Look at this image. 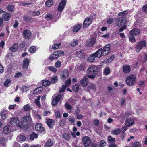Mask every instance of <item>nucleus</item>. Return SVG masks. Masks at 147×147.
<instances>
[{"mask_svg":"<svg viewBox=\"0 0 147 147\" xmlns=\"http://www.w3.org/2000/svg\"><path fill=\"white\" fill-rule=\"evenodd\" d=\"M99 68L97 66L93 65L89 67L87 70V72L88 74L87 77L89 78L94 79L95 76L98 73Z\"/></svg>","mask_w":147,"mask_h":147,"instance_id":"obj_1","label":"nucleus"},{"mask_svg":"<svg viewBox=\"0 0 147 147\" xmlns=\"http://www.w3.org/2000/svg\"><path fill=\"white\" fill-rule=\"evenodd\" d=\"M136 79L135 76L134 75H130L126 78L125 82L129 86H132L134 85Z\"/></svg>","mask_w":147,"mask_h":147,"instance_id":"obj_2","label":"nucleus"},{"mask_svg":"<svg viewBox=\"0 0 147 147\" xmlns=\"http://www.w3.org/2000/svg\"><path fill=\"white\" fill-rule=\"evenodd\" d=\"M10 122V123L13 126L20 128H22L24 127V125L22 123H19V120L18 118L13 117L11 118Z\"/></svg>","mask_w":147,"mask_h":147,"instance_id":"obj_3","label":"nucleus"},{"mask_svg":"<svg viewBox=\"0 0 147 147\" xmlns=\"http://www.w3.org/2000/svg\"><path fill=\"white\" fill-rule=\"evenodd\" d=\"M146 41H141L138 42L135 46V50L137 53H139L142 49L146 47Z\"/></svg>","mask_w":147,"mask_h":147,"instance_id":"obj_4","label":"nucleus"},{"mask_svg":"<svg viewBox=\"0 0 147 147\" xmlns=\"http://www.w3.org/2000/svg\"><path fill=\"white\" fill-rule=\"evenodd\" d=\"M126 21L125 18L124 17L119 18L116 21V25L118 27H121L125 24Z\"/></svg>","mask_w":147,"mask_h":147,"instance_id":"obj_5","label":"nucleus"},{"mask_svg":"<svg viewBox=\"0 0 147 147\" xmlns=\"http://www.w3.org/2000/svg\"><path fill=\"white\" fill-rule=\"evenodd\" d=\"M83 144L85 147L89 146L91 143V140L90 138L88 136L84 137L82 139Z\"/></svg>","mask_w":147,"mask_h":147,"instance_id":"obj_6","label":"nucleus"},{"mask_svg":"<svg viewBox=\"0 0 147 147\" xmlns=\"http://www.w3.org/2000/svg\"><path fill=\"white\" fill-rule=\"evenodd\" d=\"M92 22V19L88 17L86 18L84 21L83 24V26L84 28H86L91 24Z\"/></svg>","mask_w":147,"mask_h":147,"instance_id":"obj_7","label":"nucleus"},{"mask_svg":"<svg viewBox=\"0 0 147 147\" xmlns=\"http://www.w3.org/2000/svg\"><path fill=\"white\" fill-rule=\"evenodd\" d=\"M111 46V45L109 44H107L102 49L103 55L108 54L110 53L111 51L110 48Z\"/></svg>","mask_w":147,"mask_h":147,"instance_id":"obj_8","label":"nucleus"},{"mask_svg":"<svg viewBox=\"0 0 147 147\" xmlns=\"http://www.w3.org/2000/svg\"><path fill=\"white\" fill-rule=\"evenodd\" d=\"M53 96L54 97L53 98V100L52 101V104L54 106L56 105L62 98V96L61 94H58L56 96Z\"/></svg>","mask_w":147,"mask_h":147,"instance_id":"obj_9","label":"nucleus"},{"mask_svg":"<svg viewBox=\"0 0 147 147\" xmlns=\"http://www.w3.org/2000/svg\"><path fill=\"white\" fill-rule=\"evenodd\" d=\"M66 0H62L59 3L58 5L57 9L58 11L61 12L64 9L66 4Z\"/></svg>","mask_w":147,"mask_h":147,"instance_id":"obj_10","label":"nucleus"},{"mask_svg":"<svg viewBox=\"0 0 147 147\" xmlns=\"http://www.w3.org/2000/svg\"><path fill=\"white\" fill-rule=\"evenodd\" d=\"M23 35L24 38L29 39L31 36V33L30 30H25L23 32Z\"/></svg>","mask_w":147,"mask_h":147,"instance_id":"obj_11","label":"nucleus"},{"mask_svg":"<svg viewBox=\"0 0 147 147\" xmlns=\"http://www.w3.org/2000/svg\"><path fill=\"white\" fill-rule=\"evenodd\" d=\"M135 123L134 119L131 118H128L125 121V124L127 127H130Z\"/></svg>","mask_w":147,"mask_h":147,"instance_id":"obj_12","label":"nucleus"},{"mask_svg":"<svg viewBox=\"0 0 147 147\" xmlns=\"http://www.w3.org/2000/svg\"><path fill=\"white\" fill-rule=\"evenodd\" d=\"M95 43V39L94 38H91L88 39L86 42V45L87 47H91L94 45Z\"/></svg>","mask_w":147,"mask_h":147,"instance_id":"obj_13","label":"nucleus"},{"mask_svg":"<svg viewBox=\"0 0 147 147\" xmlns=\"http://www.w3.org/2000/svg\"><path fill=\"white\" fill-rule=\"evenodd\" d=\"M36 130L37 131L40 132H43L45 133V129L42 126V125L40 123L36 124L35 126Z\"/></svg>","mask_w":147,"mask_h":147,"instance_id":"obj_14","label":"nucleus"},{"mask_svg":"<svg viewBox=\"0 0 147 147\" xmlns=\"http://www.w3.org/2000/svg\"><path fill=\"white\" fill-rule=\"evenodd\" d=\"M69 75V71L67 70H64L61 74V78L63 80L66 79Z\"/></svg>","mask_w":147,"mask_h":147,"instance_id":"obj_15","label":"nucleus"},{"mask_svg":"<svg viewBox=\"0 0 147 147\" xmlns=\"http://www.w3.org/2000/svg\"><path fill=\"white\" fill-rule=\"evenodd\" d=\"M5 13L2 15V18L5 21H8L10 18L11 15L9 13H7L5 11Z\"/></svg>","mask_w":147,"mask_h":147,"instance_id":"obj_16","label":"nucleus"},{"mask_svg":"<svg viewBox=\"0 0 147 147\" xmlns=\"http://www.w3.org/2000/svg\"><path fill=\"white\" fill-rule=\"evenodd\" d=\"M123 72L125 74H128L131 71L130 66L127 65H126L123 66L122 68Z\"/></svg>","mask_w":147,"mask_h":147,"instance_id":"obj_17","label":"nucleus"},{"mask_svg":"<svg viewBox=\"0 0 147 147\" xmlns=\"http://www.w3.org/2000/svg\"><path fill=\"white\" fill-rule=\"evenodd\" d=\"M85 55V53L83 51H78L76 53L77 56L80 58H83L84 57Z\"/></svg>","mask_w":147,"mask_h":147,"instance_id":"obj_18","label":"nucleus"},{"mask_svg":"<svg viewBox=\"0 0 147 147\" xmlns=\"http://www.w3.org/2000/svg\"><path fill=\"white\" fill-rule=\"evenodd\" d=\"M55 121L52 119H49L47 121V123L50 128H52L54 125Z\"/></svg>","mask_w":147,"mask_h":147,"instance_id":"obj_19","label":"nucleus"},{"mask_svg":"<svg viewBox=\"0 0 147 147\" xmlns=\"http://www.w3.org/2000/svg\"><path fill=\"white\" fill-rule=\"evenodd\" d=\"M140 31L139 29L137 28L134 29L130 31V34H134L135 35H137L140 34Z\"/></svg>","mask_w":147,"mask_h":147,"instance_id":"obj_20","label":"nucleus"},{"mask_svg":"<svg viewBox=\"0 0 147 147\" xmlns=\"http://www.w3.org/2000/svg\"><path fill=\"white\" fill-rule=\"evenodd\" d=\"M88 82V78L85 77L80 81V83L83 86H85L87 85Z\"/></svg>","mask_w":147,"mask_h":147,"instance_id":"obj_21","label":"nucleus"},{"mask_svg":"<svg viewBox=\"0 0 147 147\" xmlns=\"http://www.w3.org/2000/svg\"><path fill=\"white\" fill-rule=\"evenodd\" d=\"M94 55L97 57L100 58L101 56L102 55H103V53L102 52V49H98L97 51L94 53Z\"/></svg>","mask_w":147,"mask_h":147,"instance_id":"obj_22","label":"nucleus"},{"mask_svg":"<svg viewBox=\"0 0 147 147\" xmlns=\"http://www.w3.org/2000/svg\"><path fill=\"white\" fill-rule=\"evenodd\" d=\"M11 131V129L10 127L7 125L6 126L4 127L3 129V132L5 134H7L9 133Z\"/></svg>","mask_w":147,"mask_h":147,"instance_id":"obj_23","label":"nucleus"},{"mask_svg":"<svg viewBox=\"0 0 147 147\" xmlns=\"http://www.w3.org/2000/svg\"><path fill=\"white\" fill-rule=\"evenodd\" d=\"M59 57V55L58 54L55 53L51 54L49 57V58L50 60H53L57 59Z\"/></svg>","mask_w":147,"mask_h":147,"instance_id":"obj_24","label":"nucleus"},{"mask_svg":"<svg viewBox=\"0 0 147 147\" xmlns=\"http://www.w3.org/2000/svg\"><path fill=\"white\" fill-rule=\"evenodd\" d=\"M29 61L28 58L25 59L23 61V66L24 68H27L28 66Z\"/></svg>","mask_w":147,"mask_h":147,"instance_id":"obj_25","label":"nucleus"},{"mask_svg":"<svg viewBox=\"0 0 147 147\" xmlns=\"http://www.w3.org/2000/svg\"><path fill=\"white\" fill-rule=\"evenodd\" d=\"M54 142L53 140H49L45 143V147H50L53 146Z\"/></svg>","mask_w":147,"mask_h":147,"instance_id":"obj_26","label":"nucleus"},{"mask_svg":"<svg viewBox=\"0 0 147 147\" xmlns=\"http://www.w3.org/2000/svg\"><path fill=\"white\" fill-rule=\"evenodd\" d=\"M7 112L5 110H3L1 112V117L3 119H5L7 117Z\"/></svg>","mask_w":147,"mask_h":147,"instance_id":"obj_27","label":"nucleus"},{"mask_svg":"<svg viewBox=\"0 0 147 147\" xmlns=\"http://www.w3.org/2000/svg\"><path fill=\"white\" fill-rule=\"evenodd\" d=\"M17 140L18 142L24 141L26 140V137L24 136L23 135H19L18 136Z\"/></svg>","mask_w":147,"mask_h":147,"instance_id":"obj_28","label":"nucleus"},{"mask_svg":"<svg viewBox=\"0 0 147 147\" xmlns=\"http://www.w3.org/2000/svg\"><path fill=\"white\" fill-rule=\"evenodd\" d=\"M81 88L80 86L78 84H76L73 86L72 89L73 91L75 92L78 91Z\"/></svg>","mask_w":147,"mask_h":147,"instance_id":"obj_29","label":"nucleus"},{"mask_svg":"<svg viewBox=\"0 0 147 147\" xmlns=\"http://www.w3.org/2000/svg\"><path fill=\"white\" fill-rule=\"evenodd\" d=\"M18 48V44H15L9 48V49L13 52H16Z\"/></svg>","mask_w":147,"mask_h":147,"instance_id":"obj_30","label":"nucleus"},{"mask_svg":"<svg viewBox=\"0 0 147 147\" xmlns=\"http://www.w3.org/2000/svg\"><path fill=\"white\" fill-rule=\"evenodd\" d=\"M23 108L26 111H29L32 109V108L30 104H28L24 106Z\"/></svg>","mask_w":147,"mask_h":147,"instance_id":"obj_31","label":"nucleus"},{"mask_svg":"<svg viewBox=\"0 0 147 147\" xmlns=\"http://www.w3.org/2000/svg\"><path fill=\"white\" fill-rule=\"evenodd\" d=\"M14 8L15 7L14 5H9L6 7V8L8 11L11 12H13L14 11Z\"/></svg>","mask_w":147,"mask_h":147,"instance_id":"obj_32","label":"nucleus"},{"mask_svg":"<svg viewBox=\"0 0 147 147\" xmlns=\"http://www.w3.org/2000/svg\"><path fill=\"white\" fill-rule=\"evenodd\" d=\"M43 88L42 87H39L36 88L33 91L34 94H36L40 93L42 90Z\"/></svg>","mask_w":147,"mask_h":147,"instance_id":"obj_33","label":"nucleus"},{"mask_svg":"<svg viewBox=\"0 0 147 147\" xmlns=\"http://www.w3.org/2000/svg\"><path fill=\"white\" fill-rule=\"evenodd\" d=\"M38 135L36 133L33 132L30 135V139L32 140H34V138H37L38 137Z\"/></svg>","mask_w":147,"mask_h":147,"instance_id":"obj_34","label":"nucleus"},{"mask_svg":"<svg viewBox=\"0 0 147 147\" xmlns=\"http://www.w3.org/2000/svg\"><path fill=\"white\" fill-rule=\"evenodd\" d=\"M53 18V16L50 13H47L45 15L44 18L46 20L49 21L51 20Z\"/></svg>","mask_w":147,"mask_h":147,"instance_id":"obj_35","label":"nucleus"},{"mask_svg":"<svg viewBox=\"0 0 147 147\" xmlns=\"http://www.w3.org/2000/svg\"><path fill=\"white\" fill-rule=\"evenodd\" d=\"M81 25L80 24H78L73 27V31L74 32H77L80 29Z\"/></svg>","mask_w":147,"mask_h":147,"instance_id":"obj_36","label":"nucleus"},{"mask_svg":"<svg viewBox=\"0 0 147 147\" xmlns=\"http://www.w3.org/2000/svg\"><path fill=\"white\" fill-rule=\"evenodd\" d=\"M120 131V129L119 128H118L112 131H111V133L113 135H117L118 134Z\"/></svg>","mask_w":147,"mask_h":147,"instance_id":"obj_37","label":"nucleus"},{"mask_svg":"<svg viewBox=\"0 0 147 147\" xmlns=\"http://www.w3.org/2000/svg\"><path fill=\"white\" fill-rule=\"evenodd\" d=\"M53 2L51 0H48L45 2L46 6L49 7H50L53 5Z\"/></svg>","mask_w":147,"mask_h":147,"instance_id":"obj_38","label":"nucleus"},{"mask_svg":"<svg viewBox=\"0 0 147 147\" xmlns=\"http://www.w3.org/2000/svg\"><path fill=\"white\" fill-rule=\"evenodd\" d=\"M97 57L95 56V55H94V54L92 55H90V56L89 57L88 59V60L89 61L93 62H94L95 60V58Z\"/></svg>","mask_w":147,"mask_h":147,"instance_id":"obj_39","label":"nucleus"},{"mask_svg":"<svg viewBox=\"0 0 147 147\" xmlns=\"http://www.w3.org/2000/svg\"><path fill=\"white\" fill-rule=\"evenodd\" d=\"M51 82L47 80H43L42 82V84L43 86H47L49 85Z\"/></svg>","mask_w":147,"mask_h":147,"instance_id":"obj_40","label":"nucleus"},{"mask_svg":"<svg viewBox=\"0 0 147 147\" xmlns=\"http://www.w3.org/2000/svg\"><path fill=\"white\" fill-rule=\"evenodd\" d=\"M6 143L7 142L3 137H1L0 138V144L5 146Z\"/></svg>","mask_w":147,"mask_h":147,"instance_id":"obj_41","label":"nucleus"},{"mask_svg":"<svg viewBox=\"0 0 147 147\" xmlns=\"http://www.w3.org/2000/svg\"><path fill=\"white\" fill-rule=\"evenodd\" d=\"M129 39L130 42H131L134 43L136 41V40L133 34H130L129 37Z\"/></svg>","mask_w":147,"mask_h":147,"instance_id":"obj_42","label":"nucleus"},{"mask_svg":"<svg viewBox=\"0 0 147 147\" xmlns=\"http://www.w3.org/2000/svg\"><path fill=\"white\" fill-rule=\"evenodd\" d=\"M11 82V80L10 79H7L5 81L3 85L5 87H8L9 86V84Z\"/></svg>","mask_w":147,"mask_h":147,"instance_id":"obj_43","label":"nucleus"},{"mask_svg":"<svg viewBox=\"0 0 147 147\" xmlns=\"http://www.w3.org/2000/svg\"><path fill=\"white\" fill-rule=\"evenodd\" d=\"M110 71V69L108 67H106L104 69V74L105 75H107L109 74Z\"/></svg>","mask_w":147,"mask_h":147,"instance_id":"obj_44","label":"nucleus"},{"mask_svg":"<svg viewBox=\"0 0 147 147\" xmlns=\"http://www.w3.org/2000/svg\"><path fill=\"white\" fill-rule=\"evenodd\" d=\"M115 138H113L111 136H109L108 138V141L111 143H113L115 141Z\"/></svg>","mask_w":147,"mask_h":147,"instance_id":"obj_45","label":"nucleus"},{"mask_svg":"<svg viewBox=\"0 0 147 147\" xmlns=\"http://www.w3.org/2000/svg\"><path fill=\"white\" fill-rule=\"evenodd\" d=\"M78 43V40H75L71 42L70 45L72 47H74L77 45Z\"/></svg>","mask_w":147,"mask_h":147,"instance_id":"obj_46","label":"nucleus"},{"mask_svg":"<svg viewBox=\"0 0 147 147\" xmlns=\"http://www.w3.org/2000/svg\"><path fill=\"white\" fill-rule=\"evenodd\" d=\"M62 113L58 111H57L55 112V116L57 118H60L61 117Z\"/></svg>","mask_w":147,"mask_h":147,"instance_id":"obj_47","label":"nucleus"},{"mask_svg":"<svg viewBox=\"0 0 147 147\" xmlns=\"http://www.w3.org/2000/svg\"><path fill=\"white\" fill-rule=\"evenodd\" d=\"M48 69L51 71L55 73L56 72L57 69L54 67L53 66H50L49 67Z\"/></svg>","mask_w":147,"mask_h":147,"instance_id":"obj_48","label":"nucleus"},{"mask_svg":"<svg viewBox=\"0 0 147 147\" xmlns=\"http://www.w3.org/2000/svg\"><path fill=\"white\" fill-rule=\"evenodd\" d=\"M71 80L70 78H68L65 82V84L66 86L67 87L70 85L71 84Z\"/></svg>","mask_w":147,"mask_h":147,"instance_id":"obj_49","label":"nucleus"},{"mask_svg":"<svg viewBox=\"0 0 147 147\" xmlns=\"http://www.w3.org/2000/svg\"><path fill=\"white\" fill-rule=\"evenodd\" d=\"M69 121L71 123H74L75 122V119L73 116H69L68 118Z\"/></svg>","mask_w":147,"mask_h":147,"instance_id":"obj_50","label":"nucleus"},{"mask_svg":"<svg viewBox=\"0 0 147 147\" xmlns=\"http://www.w3.org/2000/svg\"><path fill=\"white\" fill-rule=\"evenodd\" d=\"M30 117V115L26 116L24 117H22L21 119L24 122H26L29 120Z\"/></svg>","mask_w":147,"mask_h":147,"instance_id":"obj_51","label":"nucleus"},{"mask_svg":"<svg viewBox=\"0 0 147 147\" xmlns=\"http://www.w3.org/2000/svg\"><path fill=\"white\" fill-rule=\"evenodd\" d=\"M61 66V63L59 60H58L55 64V67L57 68H60Z\"/></svg>","mask_w":147,"mask_h":147,"instance_id":"obj_52","label":"nucleus"},{"mask_svg":"<svg viewBox=\"0 0 147 147\" xmlns=\"http://www.w3.org/2000/svg\"><path fill=\"white\" fill-rule=\"evenodd\" d=\"M61 46V43L58 44H54L52 46V48L54 49H56L59 48Z\"/></svg>","mask_w":147,"mask_h":147,"instance_id":"obj_53","label":"nucleus"},{"mask_svg":"<svg viewBox=\"0 0 147 147\" xmlns=\"http://www.w3.org/2000/svg\"><path fill=\"white\" fill-rule=\"evenodd\" d=\"M41 96H38L37 97V98L35 100V102L37 105L39 107L40 106V104L39 100H40V98Z\"/></svg>","mask_w":147,"mask_h":147,"instance_id":"obj_54","label":"nucleus"},{"mask_svg":"<svg viewBox=\"0 0 147 147\" xmlns=\"http://www.w3.org/2000/svg\"><path fill=\"white\" fill-rule=\"evenodd\" d=\"M106 142L104 140H101L99 144V147H103L105 146Z\"/></svg>","mask_w":147,"mask_h":147,"instance_id":"obj_55","label":"nucleus"},{"mask_svg":"<svg viewBox=\"0 0 147 147\" xmlns=\"http://www.w3.org/2000/svg\"><path fill=\"white\" fill-rule=\"evenodd\" d=\"M127 14V11H124L119 13L118 14L119 16H124Z\"/></svg>","mask_w":147,"mask_h":147,"instance_id":"obj_56","label":"nucleus"},{"mask_svg":"<svg viewBox=\"0 0 147 147\" xmlns=\"http://www.w3.org/2000/svg\"><path fill=\"white\" fill-rule=\"evenodd\" d=\"M29 51L31 53H33L36 51V48L34 46H32L29 49Z\"/></svg>","mask_w":147,"mask_h":147,"instance_id":"obj_57","label":"nucleus"},{"mask_svg":"<svg viewBox=\"0 0 147 147\" xmlns=\"http://www.w3.org/2000/svg\"><path fill=\"white\" fill-rule=\"evenodd\" d=\"M141 145L138 142H135L132 147H141Z\"/></svg>","mask_w":147,"mask_h":147,"instance_id":"obj_58","label":"nucleus"},{"mask_svg":"<svg viewBox=\"0 0 147 147\" xmlns=\"http://www.w3.org/2000/svg\"><path fill=\"white\" fill-rule=\"evenodd\" d=\"M57 80V77L55 76L51 79V82L52 83L54 84L56 83Z\"/></svg>","mask_w":147,"mask_h":147,"instance_id":"obj_59","label":"nucleus"},{"mask_svg":"<svg viewBox=\"0 0 147 147\" xmlns=\"http://www.w3.org/2000/svg\"><path fill=\"white\" fill-rule=\"evenodd\" d=\"M62 137L66 140H68L69 138V135L67 133L64 134L62 136Z\"/></svg>","mask_w":147,"mask_h":147,"instance_id":"obj_60","label":"nucleus"},{"mask_svg":"<svg viewBox=\"0 0 147 147\" xmlns=\"http://www.w3.org/2000/svg\"><path fill=\"white\" fill-rule=\"evenodd\" d=\"M24 19L26 21H28L31 20L32 18L30 17L25 16L24 17Z\"/></svg>","mask_w":147,"mask_h":147,"instance_id":"obj_61","label":"nucleus"},{"mask_svg":"<svg viewBox=\"0 0 147 147\" xmlns=\"http://www.w3.org/2000/svg\"><path fill=\"white\" fill-rule=\"evenodd\" d=\"M144 54V59L141 60L142 62L143 63H145L147 61V55L146 53H145Z\"/></svg>","mask_w":147,"mask_h":147,"instance_id":"obj_62","label":"nucleus"},{"mask_svg":"<svg viewBox=\"0 0 147 147\" xmlns=\"http://www.w3.org/2000/svg\"><path fill=\"white\" fill-rule=\"evenodd\" d=\"M66 87H67L65 85H63L62 87L59 91V92L61 93L64 92L65 90Z\"/></svg>","mask_w":147,"mask_h":147,"instance_id":"obj_63","label":"nucleus"},{"mask_svg":"<svg viewBox=\"0 0 147 147\" xmlns=\"http://www.w3.org/2000/svg\"><path fill=\"white\" fill-rule=\"evenodd\" d=\"M142 11L146 13H147V4L144 5L143 6Z\"/></svg>","mask_w":147,"mask_h":147,"instance_id":"obj_64","label":"nucleus"}]
</instances>
